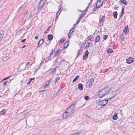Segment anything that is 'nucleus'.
Here are the masks:
<instances>
[{
  "mask_svg": "<svg viewBox=\"0 0 135 135\" xmlns=\"http://www.w3.org/2000/svg\"><path fill=\"white\" fill-rule=\"evenodd\" d=\"M76 104V102H74L67 109L63 115L64 118H66L69 117L76 110L75 107Z\"/></svg>",
  "mask_w": 135,
  "mask_h": 135,
  "instance_id": "obj_1",
  "label": "nucleus"
},
{
  "mask_svg": "<svg viewBox=\"0 0 135 135\" xmlns=\"http://www.w3.org/2000/svg\"><path fill=\"white\" fill-rule=\"evenodd\" d=\"M110 90V88L108 87H105L100 90L98 93L99 97L102 98L108 94Z\"/></svg>",
  "mask_w": 135,
  "mask_h": 135,
  "instance_id": "obj_2",
  "label": "nucleus"
},
{
  "mask_svg": "<svg viewBox=\"0 0 135 135\" xmlns=\"http://www.w3.org/2000/svg\"><path fill=\"white\" fill-rule=\"evenodd\" d=\"M108 101L106 100L99 101L98 103V105L100 107L104 106L108 103Z\"/></svg>",
  "mask_w": 135,
  "mask_h": 135,
  "instance_id": "obj_3",
  "label": "nucleus"
},
{
  "mask_svg": "<svg viewBox=\"0 0 135 135\" xmlns=\"http://www.w3.org/2000/svg\"><path fill=\"white\" fill-rule=\"evenodd\" d=\"M45 1L44 0H41L39 3L38 7V10H41L43 7Z\"/></svg>",
  "mask_w": 135,
  "mask_h": 135,
  "instance_id": "obj_4",
  "label": "nucleus"
},
{
  "mask_svg": "<svg viewBox=\"0 0 135 135\" xmlns=\"http://www.w3.org/2000/svg\"><path fill=\"white\" fill-rule=\"evenodd\" d=\"M134 58L133 57H129L126 60V62L128 64H131L134 61Z\"/></svg>",
  "mask_w": 135,
  "mask_h": 135,
  "instance_id": "obj_5",
  "label": "nucleus"
},
{
  "mask_svg": "<svg viewBox=\"0 0 135 135\" xmlns=\"http://www.w3.org/2000/svg\"><path fill=\"white\" fill-rule=\"evenodd\" d=\"M89 52L87 50H86L84 54L83 55V59L85 60L87 58Z\"/></svg>",
  "mask_w": 135,
  "mask_h": 135,
  "instance_id": "obj_6",
  "label": "nucleus"
},
{
  "mask_svg": "<svg viewBox=\"0 0 135 135\" xmlns=\"http://www.w3.org/2000/svg\"><path fill=\"white\" fill-rule=\"evenodd\" d=\"M94 82V79H89L88 82L87 84L89 86H91Z\"/></svg>",
  "mask_w": 135,
  "mask_h": 135,
  "instance_id": "obj_7",
  "label": "nucleus"
},
{
  "mask_svg": "<svg viewBox=\"0 0 135 135\" xmlns=\"http://www.w3.org/2000/svg\"><path fill=\"white\" fill-rule=\"evenodd\" d=\"M105 17V16L104 15L100 18H99V22L100 24H102V23H103L104 22Z\"/></svg>",
  "mask_w": 135,
  "mask_h": 135,
  "instance_id": "obj_8",
  "label": "nucleus"
},
{
  "mask_svg": "<svg viewBox=\"0 0 135 135\" xmlns=\"http://www.w3.org/2000/svg\"><path fill=\"white\" fill-rule=\"evenodd\" d=\"M44 42V40L43 39H42L40 40L38 42V46H37V48H38V47L39 46H40Z\"/></svg>",
  "mask_w": 135,
  "mask_h": 135,
  "instance_id": "obj_9",
  "label": "nucleus"
},
{
  "mask_svg": "<svg viewBox=\"0 0 135 135\" xmlns=\"http://www.w3.org/2000/svg\"><path fill=\"white\" fill-rule=\"evenodd\" d=\"M78 88L80 90H83V84L81 83H79L78 85Z\"/></svg>",
  "mask_w": 135,
  "mask_h": 135,
  "instance_id": "obj_10",
  "label": "nucleus"
},
{
  "mask_svg": "<svg viewBox=\"0 0 135 135\" xmlns=\"http://www.w3.org/2000/svg\"><path fill=\"white\" fill-rule=\"evenodd\" d=\"M26 17L27 18H29L31 16V14L30 12H27L25 15Z\"/></svg>",
  "mask_w": 135,
  "mask_h": 135,
  "instance_id": "obj_11",
  "label": "nucleus"
},
{
  "mask_svg": "<svg viewBox=\"0 0 135 135\" xmlns=\"http://www.w3.org/2000/svg\"><path fill=\"white\" fill-rule=\"evenodd\" d=\"M69 46L68 41H66L64 44V48L66 49Z\"/></svg>",
  "mask_w": 135,
  "mask_h": 135,
  "instance_id": "obj_12",
  "label": "nucleus"
},
{
  "mask_svg": "<svg viewBox=\"0 0 135 135\" xmlns=\"http://www.w3.org/2000/svg\"><path fill=\"white\" fill-rule=\"evenodd\" d=\"M6 109H3L0 112V114L3 115L6 112Z\"/></svg>",
  "mask_w": 135,
  "mask_h": 135,
  "instance_id": "obj_13",
  "label": "nucleus"
},
{
  "mask_svg": "<svg viewBox=\"0 0 135 135\" xmlns=\"http://www.w3.org/2000/svg\"><path fill=\"white\" fill-rule=\"evenodd\" d=\"M53 36L51 35H49L47 36L48 39L49 40H52L53 39Z\"/></svg>",
  "mask_w": 135,
  "mask_h": 135,
  "instance_id": "obj_14",
  "label": "nucleus"
},
{
  "mask_svg": "<svg viewBox=\"0 0 135 135\" xmlns=\"http://www.w3.org/2000/svg\"><path fill=\"white\" fill-rule=\"evenodd\" d=\"M118 118L117 114L116 113L114 114L112 117V119L113 120H116Z\"/></svg>",
  "mask_w": 135,
  "mask_h": 135,
  "instance_id": "obj_15",
  "label": "nucleus"
},
{
  "mask_svg": "<svg viewBox=\"0 0 135 135\" xmlns=\"http://www.w3.org/2000/svg\"><path fill=\"white\" fill-rule=\"evenodd\" d=\"M128 26H126L124 27V29L123 30V32H124L125 33H127V30H128Z\"/></svg>",
  "mask_w": 135,
  "mask_h": 135,
  "instance_id": "obj_16",
  "label": "nucleus"
},
{
  "mask_svg": "<svg viewBox=\"0 0 135 135\" xmlns=\"http://www.w3.org/2000/svg\"><path fill=\"white\" fill-rule=\"evenodd\" d=\"M61 11L60 10H58V11L57 12V13L56 15V19L58 18L60 12H61Z\"/></svg>",
  "mask_w": 135,
  "mask_h": 135,
  "instance_id": "obj_17",
  "label": "nucleus"
},
{
  "mask_svg": "<svg viewBox=\"0 0 135 135\" xmlns=\"http://www.w3.org/2000/svg\"><path fill=\"white\" fill-rule=\"evenodd\" d=\"M55 68H53L50 69L49 70V71L50 73H53L55 71Z\"/></svg>",
  "mask_w": 135,
  "mask_h": 135,
  "instance_id": "obj_18",
  "label": "nucleus"
},
{
  "mask_svg": "<svg viewBox=\"0 0 135 135\" xmlns=\"http://www.w3.org/2000/svg\"><path fill=\"white\" fill-rule=\"evenodd\" d=\"M117 11L114 12L113 13L114 17L115 18H117Z\"/></svg>",
  "mask_w": 135,
  "mask_h": 135,
  "instance_id": "obj_19",
  "label": "nucleus"
},
{
  "mask_svg": "<svg viewBox=\"0 0 135 135\" xmlns=\"http://www.w3.org/2000/svg\"><path fill=\"white\" fill-rule=\"evenodd\" d=\"M100 39V37L99 36H98L96 37L95 38V43H96L97 42H98L99 40Z\"/></svg>",
  "mask_w": 135,
  "mask_h": 135,
  "instance_id": "obj_20",
  "label": "nucleus"
},
{
  "mask_svg": "<svg viewBox=\"0 0 135 135\" xmlns=\"http://www.w3.org/2000/svg\"><path fill=\"white\" fill-rule=\"evenodd\" d=\"M107 51L108 53H111L113 51L112 49L110 48H108Z\"/></svg>",
  "mask_w": 135,
  "mask_h": 135,
  "instance_id": "obj_21",
  "label": "nucleus"
},
{
  "mask_svg": "<svg viewBox=\"0 0 135 135\" xmlns=\"http://www.w3.org/2000/svg\"><path fill=\"white\" fill-rule=\"evenodd\" d=\"M65 38H62L59 41V43L60 44L62 43L65 40Z\"/></svg>",
  "mask_w": 135,
  "mask_h": 135,
  "instance_id": "obj_22",
  "label": "nucleus"
},
{
  "mask_svg": "<svg viewBox=\"0 0 135 135\" xmlns=\"http://www.w3.org/2000/svg\"><path fill=\"white\" fill-rule=\"evenodd\" d=\"M19 116L22 117L20 118V119L21 120H22L25 118V115H24V114H23V113H21V114H20Z\"/></svg>",
  "mask_w": 135,
  "mask_h": 135,
  "instance_id": "obj_23",
  "label": "nucleus"
},
{
  "mask_svg": "<svg viewBox=\"0 0 135 135\" xmlns=\"http://www.w3.org/2000/svg\"><path fill=\"white\" fill-rule=\"evenodd\" d=\"M79 78V75H78L73 80V82H74L75 81L77 80Z\"/></svg>",
  "mask_w": 135,
  "mask_h": 135,
  "instance_id": "obj_24",
  "label": "nucleus"
},
{
  "mask_svg": "<svg viewBox=\"0 0 135 135\" xmlns=\"http://www.w3.org/2000/svg\"><path fill=\"white\" fill-rule=\"evenodd\" d=\"M121 3H123L125 5H126L127 4V2L125 0H121L120 1Z\"/></svg>",
  "mask_w": 135,
  "mask_h": 135,
  "instance_id": "obj_25",
  "label": "nucleus"
},
{
  "mask_svg": "<svg viewBox=\"0 0 135 135\" xmlns=\"http://www.w3.org/2000/svg\"><path fill=\"white\" fill-rule=\"evenodd\" d=\"M31 65V63L29 61H28L27 62L26 64V66H28V67H29V66H30Z\"/></svg>",
  "mask_w": 135,
  "mask_h": 135,
  "instance_id": "obj_26",
  "label": "nucleus"
},
{
  "mask_svg": "<svg viewBox=\"0 0 135 135\" xmlns=\"http://www.w3.org/2000/svg\"><path fill=\"white\" fill-rule=\"evenodd\" d=\"M51 55H50L49 56H48V57L47 58V59L46 60V62H47L48 61H49L51 59Z\"/></svg>",
  "mask_w": 135,
  "mask_h": 135,
  "instance_id": "obj_27",
  "label": "nucleus"
},
{
  "mask_svg": "<svg viewBox=\"0 0 135 135\" xmlns=\"http://www.w3.org/2000/svg\"><path fill=\"white\" fill-rule=\"evenodd\" d=\"M103 1L102 2V3L101 4L99 5L98 6H97V4H96V7L97 9L99 8L102 5V4H103Z\"/></svg>",
  "mask_w": 135,
  "mask_h": 135,
  "instance_id": "obj_28",
  "label": "nucleus"
},
{
  "mask_svg": "<svg viewBox=\"0 0 135 135\" xmlns=\"http://www.w3.org/2000/svg\"><path fill=\"white\" fill-rule=\"evenodd\" d=\"M80 132H77L75 133L72 134V135H79L80 134Z\"/></svg>",
  "mask_w": 135,
  "mask_h": 135,
  "instance_id": "obj_29",
  "label": "nucleus"
},
{
  "mask_svg": "<svg viewBox=\"0 0 135 135\" xmlns=\"http://www.w3.org/2000/svg\"><path fill=\"white\" fill-rule=\"evenodd\" d=\"M74 31L75 29L74 28H73L70 31L69 33H71V34H72V33L74 32Z\"/></svg>",
  "mask_w": 135,
  "mask_h": 135,
  "instance_id": "obj_30",
  "label": "nucleus"
},
{
  "mask_svg": "<svg viewBox=\"0 0 135 135\" xmlns=\"http://www.w3.org/2000/svg\"><path fill=\"white\" fill-rule=\"evenodd\" d=\"M60 79V77L59 76H58L57 78H55V82L56 83L57 81L59 80Z\"/></svg>",
  "mask_w": 135,
  "mask_h": 135,
  "instance_id": "obj_31",
  "label": "nucleus"
},
{
  "mask_svg": "<svg viewBox=\"0 0 135 135\" xmlns=\"http://www.w3.org/2000/svg\"><path fill=\"white\" fill-rule=\"evenodd\" d=\"M62 91V88H61L60 89H59L58 90V91L57 93V94H58L60 92V93H61Z\"/></svg>",
  "mask_w": 135,
  "mask_h": 135,
  "instance_id": "obj_32",
  "label": "nucleus"
},
{
  "mask_svg": "<svg viewBox=\"0 0 135 135\" xmlns=\"http://www.w3.org/2000/svg\"><path fill=\"white\" fill-rule=\"evenodd\" d=\"M97 9V8H96V7H95L92 11L93 13H96V12L95 13V12Z\"/></svg>",
  "mask_w": 135,
  "mask_h": 135,
  "instance_id": "obj_33",
  "label": "nucleus"
},
{
  "mask_svg": "<svg viewBox=\"0 0 135 135\" xmlns=\"http://www.w3.org/2000/svg\"><path fill=\"white\" fill-rule=\"evenodd\" d=\"M80 52H81V51L80 50H79L78 51V54H77V57H78L79 56L80 54H81V53H80Z\"/></svg>",
  "mask_w": 135,
  "mask_h": 135,
  "instance_id": "obj_34",
  "label": "nucleus"
},
{
  "mask_svg": "<svg viewBox=\"0 0 135 135\" xmlns=\"http://www.w3.org/2000/svg\"><path fill=\"white\" fill-rule=\"evenodd\" d=\"M108 36L107 35H105L104 36L103 38L104 40H106Z\"/></svg>",
  "mask_w": 135,
  "mask_h": 135,
  "instance_id": "obj_35",
  "label": "nucleus"
},
{
  "mask_svg": "<svg viewBox=\"0 0 135 135\" xmlns=\"http://www.w3.org/2000/svg\"><path fill=\"white\" fill-rule=\"evenodd\" d=\"M60 50L59 49H58L56 51L55 53L56 54H57V55H59L60 54Z\"/></svg>",
  "mask_w": 135,
  "mask_h": 135,
  "instance_id": "obj_36",
  "label": "nucleus"
},
{
  "mask_svg": "<svg viewBox=\"0 0 135 135\" xmlns=\"http://www.w3.org/2000/svg\"><path fill=\"white\" fill-rule=\"evenodd\" d=\"M3 34L0 33V41H1L3 38Z\"/></svg>",
  "mask_w": 135,
  "mask_h": 135,
  "instance_id": "obj_37",
  "label": "nucleus"
},
{
  "mask_svg": "<svg viewBox=\"0 0 135 135\" xmlns=\"http://www.w3.org/2000/svg\"><path fill=\"white\" fill-rule=\"evenodd\" d=\"M85 44L86 45V47H88L89 46V43H88L87 42H86L85 43Z\"/></svg>",
  "mask_w": 135,
  "mask_h": 135,
  "instance_id": "obj_38",
  "label": "nucleus"
},
{
  "mask_svg": "<svg viewBox=\"0 0 135 135\" xmlns=\"http://www.w3.org/2000/svg\"><path fill=\"white\" fill-rule=\"evenodd\" d=\"M84 98L85 100H88L89 98V97L88 96H86L84 97Z\"/></svg>",
  "mask_w": 135,
  "mask_h": 135,
  "instance_id": "obj_39",
  "label": "nucleus"
},
{
  "mask_svg": "<svg viewBox=\"0 0 135 135\" xmlns=\"http://www.w3.org/2000/svg\"><path fill=\"white\" fill-rule=\"evenodd\" d=\"M12 75H11L10 76H8L7 77H6L3 80H6L9 78Z\"/></svg>",
  "mask_w": 135,
  "mask_h": 135,
  "instance_id": "obj_40",
  "label": "nucleus"
},
{
  "mask_svg": "<svg viewBox=\"0 0 135 135\" xmlns=\"http://www.w3.org/2000/svg\"><path fill=\"white\" fill-rule=\"evenodd\" d=\"M54 51H55L53 49H52V50L51 51V53H50V55H51L52 54H53L54 52Z\"/></svg>",
  "mask_w": 135,
  "mask_h": 135,
  "instance_id": "obj_41",
  "label": "nucleus"
},
{
  "mask_svg": "<svg viewBox=\"0 0 135 135\" xmlns=\"http://www.w3.org/2000/svg\"><path fill=\"white\" fill-rule=\"evenodd\" d=\"M46 84L44 86V87H47V86H48L49 85V83H48L47 82H46Z\"/></svg>",
  "mask_w": 135,
  "mask_h": 135,
  "instance_id": "obj_42",
  "label": "nucleus"
},
{
  "mask_svg": "<svg viewBox=\"0 0 135 135\" xmlns=\"http://www.w3.org/2000/svg\"><path fill=\"white\" fill-rule=\"evenodd\" d=\"M124 7H123L122 8V11H121V13H123L124 12Z\"/></svg>",
  "mask_w": 135,
  "mask_h": 135,
  "instance_id": "obj_43",
  "label": "nucleus"
},
{
  "mask_svg": "<svg viewBox=\"0 0 135 135\" xmlns=\"http://www.w3.org/2000/svg\"><path fill=\"white\" fill-rule=\"evenodd\" d=\"M7 81H6L4 82L3 83V85L4 86H5L6 85H7Z\"/></svg>",
  "mask_w": 135,
  "mask_h": 135,
  "instance_id": "obj_44",
  "label": "nucleus"
},
{
  "mask_svg": "<svg viewBox=\"0 0 135 135\" xmlns=\"http://www.w3.org/2000/svg\"><path fill=\"white\" fill-rule=\"evenodd\" d=\"M51 27V26H49L47 28L46 31H48L49 30L50 28Z\"/></svg>",
  "mask_w": 135,
  "mask_h": 135,
  "instance_id": "obj_45",
  "label": "nucleus"
},
{
  "mask_svg": "<svg viewBox=\"0 0 135 135\" xmlns=\"http://www.w3.org/2000/svg\"><path fill=\"white\" fill-rule=\"evenodd\" d=\"M72 34H71V33H69V34L68 35V37L69 38H70V36L72 35Z\"/></svg>",
  "mask_w": 135,
  "mask_h": 135,
  "instance_id": "obj_46",
  "label": "nucleus"
},
{
  "mask_svg": "<svg viewBox=\"0 0 135 135\" xmlns=\"http://www.w3.org/2000/svg\"><path fill=\"white\" fill-rule=\"evenodd\" d=\"M9 58V56H6V57H4V58H3V59L4 60H5H5H6V59H5L6 58L7 59H8V58Z\"/></svg>",
  "mask_w": 135,
  "mask_h": 135,
  "instance_id": "obj_47",
  "label": "nucleus"
},
{
  "mask_svg": "<svg viewBox=\"0 0 135 135\" xmlns=\"http://www.w3.org/2000/svg\"><path fill=\"white\" fill-rule=\"evenodd\" d=\"M88 40H89L92 41L93 40V38H92L91 37H90V38H89Z\"/></svg>",
  "mask_w": 135,
  "mask_h": 135,
  "instance_id": "obj_48",
  "label": "nucleus"
},
{
  "mask_svg": "<svg viewBox=\"0 0 135 135\" xmlns=\"http://www.w3.org/2000/svg\"><path fill=\"white\" fill-rule=\"evenodd\" d=\"M26 38L23 39V40H22L21 41V42L22 43H23V42H24L26 41Z\"/></svg>",
  "mask_w": 135,
  "mask_h": 135,
  "instance_id": "obj_49",
  "label": "nucleus"
},
{
  "mask_svg": "<svg viewBox=\"0 0 135 135\" xmlns=\"http://www.w3.org/2000/svg\"><path fill=\"white\" fill-rule=\"evenodd\" d=\"M44 63V61H41V63H40V65H42Z\"/></svg>",
  "mask_w": 135,
  "mask_h": 135,
  "instance_id": "obj_50",
  "label": "nucleus"
},
{
  "mask_svg": "<svg viewBox=\"0 0 135 135\" xmlns=\"http://www.w3.org/2000/svg\"><path fill=\"white\" fill-rule=\"evenodd\" d=\"M123 16V13H121L120 14V15H119V17H121L122 16Z\"/></svg>",
  "mask_w": 135,
  "mask_h": 135,
  "instance_id": "obj_51",
  "label": "nucleus"
},
{
  "mask_svg": "<svg viewBox=\"0 0 135 135\" xmlns=\"http://www.w3.org/2000/svg\"><path fill=\"white\" fill-rule=\"evenodd\" d=\"M80 21V20H77L76 21V25H77L79 23V22Z\"/></svg>",
  "mask_w": 135,
  "mask_h": 135,
  "instance_id": "obj_52",
  "label": "nucleus"
},
{
  "mask_svg": "<svg viewBox=\"0 0 135 135\" xmlns=\"http://www.w3.org/2000/svg\"><path fill=\"white\" fill-rule=\"evenodd\" d=\"M82 17L81 16H80L78 20H80L81 18H82Z\"/></svg>",
  "mask_w": 135,
  "mask_h": 135,
  "instance_id": "obj_53",
  "label": "nucleus"
},
{
  "mask_svg": "<svg viewBox=\"0 0 135 135\" xmlns=\"http://www.w3.org/2000/svg\"><path fill=\"white\" fill-rule=\"evenodd\" d=\"M58 55H57V54H56V53L54 55V56L55 57H56V56H58Z\"/></svg>",
  "mask_w": 135,
  "mask_h": 135,
  "instance_id": "obj_54",
  "label": "nucleus"
},
{
  "mask_svg": "<svg viewBox=\"0 0 135 135\" xmlns=\"http://www.w3.org/2000/svg\"><path fill=\"white\" fill-rule=\"evenodd\" d=\"M38 36H36L35 37V38L36 39H37L38 38Z\"/></svg>",
  "mask_w": 135,
  "mask_h": 135,
  "instance_id": "obj_55",
  "label": "nucleus"
},
{
  "mask_svg": "<svg viewBox=\"0 0 135 135\" xmlns=\"http://www.w3.org/2000/svg\"><path fill=\"white\" fill-rule=\"evenodd\" d=\"M31 81H29L27 83V84L29 85V84H30V83H31Z\"/></svg>",
  "mask_w": 135,
  "mask_h": 135,
  "instance_id": "obj_56",
  "label": "nucleus"
},
{
  "mask_svg": "<svg viewBox=\"0 0 135 135\" xmlns=\"http://www.w3.org/2000/svg\"><path fill=\"white\" fill-rule=\"evenodd\" d=\"M118 7H115L114 8V9H118Z\"/></svg>",
  "mask_w": 135,
  "mask_h": 135,
  "instance_id": "obj_57",
  "label": "nucleus"
},
{
  "mask_svg": "<svg viewBox=\"0 0 135 135\" xmlns=\"http://www.w3.org/2000/svg\"><path fill=\"white\" fill-rule=\"evenodd\" d=\"M101 0H98L97 3H97L98 2H101Z\"/></svg>",
  "mask_w": 135,
  "mask_h": 135,
  "instance_id": "obj_58",
  "label": "nucleus"
},
{
  "mask_svg": "<svg viewBox=\"0 0 135 135\" xmlns=\"http://www.w3.org/2000/svg\"><path fill=\"white\" fill-rule=\"evenodd\" d=\"M51 81V80H49L48 81H47V82H48V83L49 84V83Z\"/></svg>",
  "mask_w": 135,
  "mask_h": 135,
  "instance_id": "obj_59",
  "label": "nucleus"
},
{
  "mask_svg": "<svg viewBox=\"0 0 135 135\" xmlns=\"http://www.w3.org/2000/svg\"><path fill=\"white\" fill-rule=\"evenodd\" d=\"M89 7V6H87V7L86 8V10H87L88 9Z\"/></svg>",
  "mask_w": 135,
  "mask_h": 135,
  "instance_id": "obj_60",
  "label": "nucleus"
},
{
  "mask_svg": "<svg viewBox=\"0 0 135 135\" xmlns=\"http://www.w3.org/2000/svg\"><path fill=\"white\" fill-rule=\"evenodd\" d=\"M34 78H33V79H32V78H30V81H31H31H32V80L33 79H34Z\"/></svg>",
  "mask_w": 135,
  "mask_h": 135,
  "instance_id": "obj_61",
  "label": "nucleus"
},
{
  "mask_svg": "<svg viewBox=\"0 0 135 135\" xmlns=\"http://www.w3.org/2000/svg\"><path fill=\"white\" fill-rule=\"evenodd\" d=\"M26 46V45H25L23 46L22 47V48H24Z\"/></svg>",
  "mask_w": 135,
  "mask_h": 135,
  "instance_id": "obj_62",
  "label": "nucleus"
},
{
  "mask_svg": "<svg viewBox=\"0 0 135 135\" xmlns=\"http://www.w3.org/2000/svg\"><path fill=\"white\" fill-rule=\"evenodd\" d=\"M87 42L88 43H89V44H90V42Z\"/></svg>",
  "mask_w": 135,
  "mask_h": 135,
  "instance_id": "obj_63",
  "label": "nucleus"
},
{
  "mask_svg": "<svg viewBox=\"0 0 135 135\" xmlns=\"http://www.w3.org/2000/svg\"><path fill=\"white\" fill-rule=\"evenodd\" d=\"M22 7V6H21V7H20V8H19V9H21Z\"/></svg>",
  "mask_w": 135,
  "mask_h": 135,
  "instance_id": "obj_64",
  "label": "nucleus"
}]
</instances>
